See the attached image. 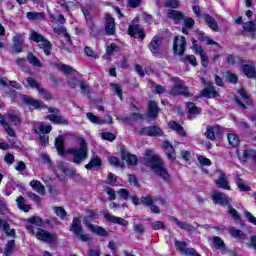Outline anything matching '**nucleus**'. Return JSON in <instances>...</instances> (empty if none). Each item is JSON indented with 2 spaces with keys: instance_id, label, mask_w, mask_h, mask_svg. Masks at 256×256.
Returning <instances> with one entry per match:
<instances>
[{
  "instance_id": "1",
  "label": "nucleus",
  "mask_w": 256,
  "mask_h": 256,
  "mask_svg": "<svg viewBox=\"0 0 256 256\" xmlns=\"http://www.w3.org/2000/svg\"><path fill=\"white\" fill-rule=\"evenodd\" d=\"M144 165H146V167H150V169H152L158 177H161L163 181H166V183L171 181V174H169V171L163 165V160H161L159 155L155 154L153 150H146Z\"/></svg>"
},
{
  "instance_id": "2",
  "label": "nucleus",
  "mask_w": 256,
  "mask_h": 256,
  "mask_svg": "<svg viewBox=\"0 0 256 256\" xmlns=\"http://www.w3.org/2000/svg\"><path fill=\"white\" fill-rule=\"evenodd\" d=\"M21 121V114H19L17 110H9L5 115L0 114V125L5 129L9 137H16L17 134L11 125L19 127V125H21Z\"/></svg>"
},
{
  "instance_id": "3",
  "label": "nucleus",
  "mask_w": 256,
  "mask_h": 256,
  "mask_svg": "<svg viewBox=\"0 0 256 256\" xmlns=\"http://www.w3.org/2000/svg\"><path fill=\"white\" fill-rule=\"evenodd\" d=\"M67 153L72 156V163L75 165H81L83 161L89 157V148L87 147V142L85 139H80V146L75 148H70Z\"/></svg>"
},
{
  "instance_id": "4",
  "label": "nucleus",
  "mask_w": 256,
  "mask_h": 256,
  "mask_svg": "<svg viewBox=\"0 0 256 256\" xmlns=\"http://www.w3.org/2000/svg\"><path fill=\"white\" fill-rule=\"evenodd\" d=\"M26 229L28 233L34 235L38 241H42L43 243H55V241H57V234L55 233H50L47 230L37 228L33 225H26Z\"/></svg>"
},
{
  "instance_id": "5",
  "label": "nucleus",
  "mask_w": 256,
  "mask_h": 256,
  "mask_svg": "<svg viewBox=\"0 0 256 256\" xmlns=\"http://www.w3.org/2000/svg\"><path fill=\"white\" fill-rule=\"evenodd\" d=\"M29 39H32V41L38 43V47L43 49L45 55H51V49H53V45L49 42V40H47V38H44L43 35L35 32V30H32L30 32Z\"/></svg>"
},
{
  "instance_id": "6",
  "label": "nucleus",
  "mask_w": 256,
  "mask_h": 256,
  "mask_svg": "<svg viewBox=\"0 0 256 256\" xmlns=\"http://www.w3.org/2000/svg\"><path fill=\"white\" fill-rule=\"evenodd\" d=\"M70 231L74 233L76 237L80 239V241H90L91 237H89V234H84L83 233V227L81 226V220L79 218H74L71 224Z\"/></svg>"
},
{
  "instance_id": "7",
  "label": "nucleus",
  "mask_w": 256,
  "mask_h": 256,
  "mask_svg": "<svg viewBox=\"0 0 256 256\" xmlns=\"http://www.w3.org/2000/svg\"><path fill=\"white\" fill-rule=\"evenodd\" d=\"M148 49L153 57L163 55V38L161 36H154L148 45Z\"/></svg>"
},
{
  "instance_id": "8",
  "label": "nucleus",
  "mask_w": 256,
  "mask_h": 256,
  "mask_svg": "<svg viewBox=\"0 0 256 256\" xmlns=\"http://www.w3.org/2000/svg\"><path fill=\"white\" fill-rule=\"evenodd\" d=\"M172 81L174 83V86L169 92V95H183L184 97H189V88L187 86L183 85V82L179 80V78L175 77L172 78Z\"/></svg>"
},
{
  "instance_id": "9",
  "label": "nucleus",
  "mask_w": 256,
  "mask_h": 256,
  "mask_svg": "<svg viewBox=\"0 0 256 256\" xmlns=\"http://www.w3.org/2000/svg\"><path fill=\"white\" fill-rule=\"evenodd\" d=\"M185 49H187V39L181 35L175 36L173 41L174 55H179L180 57L185 55Z\"/></svg>"
},
{
  "instance_id": "10",
  "label": "nucleus",
  "mask_w": 256,
  "mask_h": 256,
  "mask_svg": "<svg viewBox=\"0 0 256 256\" xmlns=\"http://www.w3.org/2000/svg\"><path fill=\"white\" fill-rule=\"evenodd\" d=\"M12 49L15 53H23V43H25V34L16 33L13 38Z\"/></svg>"
},
{
  "instance_id": "11",
  "label": "nucleus",
  "mask_w": 256,
  "mask_h": 256,
  "mask_svg": "<svg viewBox=\"0 0 256 256\" xmlns=\"http://www.w3.org/2000/svg\"><path fill=\"white\" fill-rule=\"evenodd\" d=\"M212 201L219 205H223V207H231V202H229L231 200L223 192L214 191Z\"/></svg>"
},
{
  "instance_id": "12",
  "label": "nucleus",
  "mask_w": 256,
  "mask_h": 256,
  "mask_svg": "<svg viewBox=\"0 0 256 256\" xmlns=\"http://www.w3.org/2000/svg\"><path fill=\"white\" fill-rule=\"evenodd\" d=\"M139 135H147L148 137H161L163 136V130L158 126H150L142 128L139 131Z\"/></svg>"
},
{
  "instance_id": "13",
  "label": "nucleus",
  "mask_w": 256,
  "mask_h": 256,
  "mask_svg": "<svg viewBox=\"0 0 256 256\" xmlns=\"http://www.w3.org/2000/svg\"><path fill=\"white\" fill-rule=\"evenodd\" d=\"M223 131V128L219 125L211 126L208 125L206 127V132L204 133L206 139H209L210 141H215L216 135H219Z\"/></svg>"
},
{
  "instance_id": "14",
  "label": "nucleus",
  "mask_w": 256,
  "mask_h": 256,
  "mask_svg": "<svg viewBox=\"0 0 256 256\" xmlns=\"http://www.w3.org/2000/svg\"><path fill=\"white\" fill-rule=\"evenodd\" d=\"M128 35L134 39H145V32L139 27L138 24H131L128 28Z\"/></svg>"
},
{
  "instance_id": "15",
  "label": "nucleus",
  "mask_w": 256,
  "mask_h": 256,
  "mask_svg": "<svg viewBox=\"0 0 256 256\" xmlns=\"http://www.w3.org/2000/svg\"><path fill=\"white\" fill-rule=\"evenodd\" d=\"M175 247L177 248L178 251L182 253V255H197V251L193 248H187V243L186 242H181L178 240H175Z\"/></svg>"
},
{
  "instance_id": "16",
  "label": "nucleus",
  "mask_w": 256,
  "mask_h": 256,
  "mask_svg": "<svg viewBox=\"0 0 256 256\" xmlns=\"http://www.w3.org/2000/svg\"><path fill=\"white\" fill-rule=\"evenodd\" d=\"M105 33L106 35H115V18L111 17V15H105Z\"/></svg>"
},
{
  "instance_id": "17",
  "label": "nucleus",
  "mask_w": 256,
  "mask_h": 256,
  "mask_svg": "<svg viewBox=\"0 0 256 256\" xmlns=\"http://www.w3.org/2000/svg\"><path fill=\"white\" fill-rule=\"evenodd\" d=\"M104 218H106L107 221L110 223H115L116 225H121L122 227H127L129 225V222L121 217L114 216L113 214L109 213H103Z\"/></svg>"
},
{
  "instance_id": "18",
  "label": "nucleus",
  "mask_w": 256,
  "mask_h": 256,
  "mask_svg": "<svg viewBox=\"0 0 256 256\" xmlns=\"http://www.w3.org/2000/svg\"><path fill=\"white\" fill-rule=\"evenodd\" d=\"M84 224L86 225V227H88V229L92 231V233H96V235H100L101 237L109 236L107 230H105L101 226H94L93 224L89 223L87 219L84 220Z\"/></svg>"
},
{
  "instance_id": "19",
  "label": "nucleus",
  "mask_w": 256,
  "mask_h": 256,
  "mask_svg": "<svg viewBox=\"0 0 256 256\" xmlns=\"http://www.w3.org/2000/svg\"><path fill=\"white\" fill-rule=\"evenodd\" d=\"M54 173L59 181L65 182V176H61L59 173H64V175H67V173H69V168L65 166V162H58L57 167L54 169Z\"/></svg>"
},
{
  "instance_id": "20",
  "label": "nucleus",
  "mask_w": 256,
  "mask_h": 256,
  "mask_svg": "<svg viewBox=\"0 0 256 256\" xmlns=\"http://www.w3.org/2000/svg\"><path fill=\"white\" fill-rule=\"evenodd\" d=\"M201 95L207 99H215V97L219 96V92L215 90V86L208 84V86L201 91Z\"/></svg>"
},
{
  "instance_id": "21",
  "label": "nucleus",
  "mask_w": 256,
  "mask_h": 256,
  "mask_svg": "<svg viewBox=\"0 0 256 256\" xmlns=\"http://www.w3.org/2000/svg\"><path fill=\"white\" fill-rule=\"evenodd\" d=\"M167 17L172 19L176 25L185 19V14L177 10H168Z\"/></svg>"
},
{
  "instance_id": "22",
  "label": "nucleus",
  "mask_w": 256,
  "mask_h": 256,
  "mask_svg": "<svg viewBox=\"0 0 256 256\" xmlns=\"http://www.w3.org/2000/svg\"><path fill=\"white\" fill-rule=\"evenodd\" d=\"M51 129H53V127L51 125L35 123L33 131H34V133H36V135H39L40 133L42 135H47V133H51Z\"/></svg>"
},
{
  "instance_id": "23",
  "label": "nucleus",
  "mask_w": 256,
  "mask_h": 256,
  "mask_svg": "<svg viewBox=\"0 0 256 256\" xmlns=\"http://www.w3.org/2000/svg\"><path fill=\"white\" fill-rule=\"evenodd\" d=\"M53 31L56 35H63V37H65L66 42L68 43V45H73V40H71V35H69V33H67V28H65L64 26H57L53 28Z\"/></svg>"
},
{
  "instance_id": "24",
  "label": "nucleus",
  "mask_w": 256,
  "mask_h": 256,
  "mask_svg": "<svg viewBox=\"0 0 256 256\" xmlns=\"http://www.w3.org/2000/svg\"><path fill=\"white\" fill-rule=\"evenodd\" d=\"M217 187L220 189H226L227 191H231V186H229V181L227 180V176L225 173L221 172L219 178L215 180Z\"/></svg>"
},
{
  "instance_id": "25",
  "label": "nucleus",
  "mask_w": 256,
  "mask_h": 256,
  "mask_svg": "<svg viewBox=\"0 0 256 256\" xmlns=\"http://www.w3.org/2000/svg\"><path fill=\"white\" fill-rule=\"evenodd\" d=\"M172 221L183 231H188L189 233H195L196 231L195 227L187 222H182L177 218H172Z\"/></svg>"
},
{
  "instance_id": "26",
  "label": "nucleus",
  "mask_w": 256,
  "mask_h": 256,
  "mask_svg": "<svg viewBox=\"0 0 256 256\" xmlns=\"http://www.w3.org/2000/svg\"><path fill=\"white\" fill-rule=\"evenodd\" d=\"M121 157H122L123 161H126V163L130 167H135V165H137V163H138L137 156L130 154L127 151H122Z\"/></svg>"
},
{
  "instance_id": "27",
  "label": "nucleus",
  "mask_w": 256,
  "mask_h": 256,
  "mask_svg": "<svg viewBox=\"0 0 256 256\" xmlns=\"http://www.w3.org/2000/svg\"><path fill=\"white\" fill-rule=\"evenodd\" d=\"M101 165H102L101 158H99V156L94 155L90 158L89 163L85 165V169H87L88 171H91V169H99Z\"/></svg>"
},
{
  "instance_id": "28",
  "label": "nucleus",
  "mask_w": 256,
  "mask_h": 256,
  "mask_svg": "<svg viewBox=\"0 0 256 256\" xmlns=\"http://www.w3.org/2000/svg\"><path fill=\"white\" fill-rule=\"evenodd\" d=\"M0 229L4 231L7 237H16L15 229H11V226L6 220L0 219Z\"/></svg>"
},
{
  "instance_id": "29",
  "label": "nucleus",
  "mask_w": 256,
  "mask_h": 256,
  "mask_svg": "<svg viewBox=\"0 0 256 256\" xmlns=\"http://www.w3.org/2000/svg\"><path fill=\"white\" fill-rule=\"evenodd\" d=\"M159 115V106H157V102L150 101L148 104V116L152 119H157Z\"/></svg>"
},
{
  "instance_id": "30",
  "label": "nucleus",
  "mask_w": 256,
  "mask_h": 256,
  "mask_svg": "<svg viewBox=\"0 0 256 256\" xmlns=\"http://www.w3.org/2000/svg\"><path fill=\"white\" fill-rule=\"evenodd\" d=\"M204 21L212 31H219V24H217V20H215L211 15L205 14Z\"/></svg>"
},
{
  "instance_id": "31",
  "label": "nucleus",
  "mask_w": 256,
  "mask_h": 256,
  "mask_svg": "<svg viewBox=\"0 0 256 256\" xmlns=\"http://www.w3.org/2000/svg\"><path fill=\"white\" fill-rule=\"evenodd\" d=\"M47 119H49V121H51L55 125H69V121L63 118V116L50 114L47 116Z\"/></svg>"
},
{
  "instance_id": "32",
  "label": "nucleus",
  "mask_w": 256,
  "mask_h": 256,
  "mask_svg": "<svg viewBox=\"0 0 256 256\" xmlns=\"http://www.w3.org/2000/svg\"><path fill=\"white\" fill-rule=\"evenodd\" d=\"M184 23V27L182 28V33L184 35H189V31L187 29H193L195 27V20L193 18L185 17L182 19Z\"/></svg>"
},
{
  "instance_id": "33",
  "label": "nucleus",
  "mask_w": 256,
  "mask_h": 256,
  "mask_svg": "<svg viewBox=\"0 0 256 256\" xmlns=\"http://www.w3.org/2000/svg\"><path fill=\"white\" fill-rule=\"evenodd\" d=\"M16 204L20 211H24V213H29V211H31V205L27 204L23 196H19L16 199Z\"/></svg>"
},
{
  "instance_id": "34",
  "label": "nucleus",
  "mask_w": 256,
  "mask_h": 256,
  "mask_svg": "<svg viewBox=\"0 0 256 256\" xmlns=\"http://www.w3.org/2000/svg\"><path fill=\"white\" fill-rule=\"evenodd\" d=\"M242 71H243L244 75H246V77H248V79H255V77H256L255 66L246 64V65L242 66Z\"/></svg>"
},
{
  "instance_id": "35",
  "label": "nucleus",
  "mask_w": 256,
  "mask_h": 256,
  "mask_svg": "<svg viewBox=\"0 0 256 256\" xmlns=\"http://www.w3.org/2000/svg\"><path fill=\"white\" fill-rule=\"evenodd\" d=\"M86 25L89 28L91 37H99V35H101V28L97 27L93 20L86 22Z\"/></svg>"
},
{
  "instance_id": "36",
  "label": "nucleus",
  "mask_w": 256,
  "mask_h": 256,
  "mask_svg": "<svg viewBox=\"0 0 256 256\" xmlns=\"http://www.w3.org/2000/svg\"><path fill=\"white\" fill-rule=\"evenodd\" d=\"M21 99L24 103L30 105V107H34V109H39V107H41V102H39V100L31 98L27 95H22Z\"/></svg>"
},
{
  "instance_id": "37",
  "label": "nucleus",
  "mask_w": 256,
  "mask_h": 256,
  "mask_svg": "<svg viewBox=\"0 0 256 256\" xmlns=\"http://www.w3.org/2000/svg\"><path fill=\"white\" fill-rule=\"evenodd\" d=\"M30 187H32L33 191L39 193V195H45V186L38 180H32L30 182Z\"/></svg>"
},
{
  "instance_id": "38",
  "label": "nucleus",
  "mask_w": 256,
  "mask_h": 256,
  "mask_svg": "<svg viewBox=\"0 0 256 256\" xmlns=\"http://www.w3.org/2000/svg\"><path fill=\"white\" fill-rule=\"evenodd\" d=\"M55 147L60 155H65V138L58 136L55 139Z\"/></svg>"
},
{
  "instance_id": "39",
  "label": "nucleus",
  "mask_w": 256,
  "mask_h": 256,
  "mask_svg": "<svg viewBox=\"0 0 256 256\" xmlns=\"http://www.w3.org/2000/svg\"><path fill=\"white\" fill-rule=\"evenodd\" d=\"M168 127H170V129H173V131H176L178 135H181V137H185V129H183L179 123L171 121L168 123Z\"/></svg>"
},
{
  "instance_id": "40",
  "label": "nucleus",
  "mask_w": 256,
  "mask_h": 256,
  "mask_svg": "<svg viewBox=\"0 0 256 256\" xmlns=\"http://www.w3.org/2000/svg\"><path fill=\"white\" fill-rule=\"evenodd\" d=\"M187 107H188V113L190 115V117H195V115H200L201 113V108L197 107L195 105V103L193 102H188L187 104Z\"/></svg>"
},
{
  "instance_id": "41",
  "label": "nucleus",
  "mask_w": 256,
  "mask_h": 256,
  "mask_svg": "<svg viewBox=\"0 0 256 256\" xmlns=\"http://www.w3.org/2000/svg\"><path fill=\"white\" fill-rule=\"evenodd\" d=\"M26 17L30 21H41L45 17V14L41 12H27Z\"/></svg>"
},
{
  "instance_id": "42",
  "label": "nucleus",
  "mask_w": 256,
  "mask_h": 256,
  "mask_svg": "<svg viewBox=\"0 0 256 256\" xmlns=\"http://www.w3.org/2000/svg\"><path fill=\"white\" fill-rule=\"evenodd\" d=\"M255 152L250 149L242 150V151H237V155L240 159V161H247L251 155H253Z\"/></svg>"
},
{
  "instance_id": "43",
  "label": "nucleus",
  "mask_w": 256,
  "mask_h": 256,
  "mask_svg": "<svg viewBox=\"0 0 256 256\" xmlns=\"http://www.w3.org/2000/svg\"><path fill=\"white\" fill-rule=\"evenodd\" d=\"M235 183L240 191H251V187L245 184V181L239 177V175L235 176Z\"/></svg>"
},
{
  "instance_id": "44",
  "label": "nucleus",
  "mask_w": 256,
  "mask_h": 256,
  "mask_svg": "<svg viewBox=\"0 0 256 256\" xmlns=\"http://www.w3.org/2000/svg\"><path fill=\"white\" fill-rule=\"evenodd\" d=\"M86 117H87V119H89V121L91 123H94L95 125H103V124H105V120L99 118L98 116L94 115L91 112L86 113Z\"/></svg>"
},
{
  "instance_id": "45",
  "label": "nucleus",
  "mask_w": 256,
  "mask_h": 256,
  "mask_svg": "<svg viewBox=\"0 0 256 256\" xmlns=\"http://www.w3.org/2000/svg\"><path fill=\"white\" fill-rule=\"evenodd\" d=\"M115 53H119V46L117 44L112 43L106 47V56L108 59H111L112 55H115Z\"/></svg>"
},
{
  "instance_id": "46",
  "label": "nucleus",
  "mask_w": 256,
  "mask_h": 256,
  "mask_svg": "<svg viewBox=\"0 0 256 256\" xmlns=\"http://www.w3.org/2000/svg\"><path fill=\"white\" fill-rule=\"evenodd\" d=\"M23 85L24 87H31V89H37V90L39 89V87H41L39 82H37V80L31 77L26 78V83H23Z\"/></svg>"
},
{
  "instance_id": "47",
  "label": "nucleus",
  "mask_w": 256,
  "mask_h": 256,
  "mask_svg": "<svg viewBox=\"0 0 256 256\" xmlns=\"http://www.w3.org/2000/svg\"><path fill=\"white\" fill-rule=\"evenodd\" d=\"M229 233L232 237H235L236 239H245V233L237 228H229Z\"/></svg>"
},
{
  "instance_id": "48",
  "label": "nucleus",
  "mask_w": 256,
  "mask_h": 256,
  "mask_svg": "<svg viewBox=\"0 0 256 256\" xmlns=\"http://www.w3.org/2000/svg\"><path fill=\"white\" fill-rule=\"evenodd\" d=\"M27 222L30 223L29 225H36V227H43V219H41V217L39 216H33L31 218H28L27 219Z\"/></svg>"
},
{
  "instance_id": "49",
  "label": "nucleus",
  "mask_w": 256,
  "mask_h": 256,
  "mask_svg": "<svg viewBox=\"0 0 256 256\" xmlns=\"http://www.w3.org/2000/svg\"><path fill=\"white\" fill-rule=\"evenodd\" d=\"M27 60L28 62L33 65L34 67H42L41 61L37 59L36 56H34L31 52L27 54Z\"/></svg>"
},
{
  "instance_id": "50",
  "label": "nucleus",
  "mask_w": 256,
  "mask_h": 256,
  "mask_svg": "<svg viewBox=\"0 0 256 256\" xmlns=\"http://www.w3.org/2000/svg\"><path fill=\"white\" fill-rule=\"evenodd\" d=\"M227 137H228L229 145H231V147H238L239 136L237 134L229 133Z\"/></svg>"
},
{
  "instance_id": "51",
  "label": "nucleus",
  "mask_w": 256,
  "mask_h": 256,
  "mask_svg": "<svg viewBox=\"0 0 256 256\" xmlns=\"http://www.w3.org/2000/svg\"><path fill=\"white\" fill-rule=\"evenodd\" d=\"M213 243L214 246L216 247V249H222V253H225V242L223 241V239H221V237L216 236L213 239Z\"/></svg>"
},
{
  "instance_id": "52",
  "label": "nucleus",
  "mask_w": 256,
  "mask_h": 256,
  "mask_svg": "<svg viewBox=\"0 0 256 256\" xmlns=\"http://www.w3.org/2000/svg\"><path fill=\"white\" fill-rule=\"evenodd\" d=\"M140 203L146 205V207H151L155 203V199L151 195L143 196L140 198Z\"/></svg>"
},
{
  "instance_id": "53",
  "label": "nucleus",
  "mask_w": 256,
  "mask_h": 256,
  "mask_svg": "<svg viewBox=\"0 0 256 256\" xmlns=\"http://www.w3.org/2000/svg\"><path fill=\"white\" fill-rule=\"evenodd\" d=\"M81 11L85 17L86 23H88V21H93V18L91 17V6H81Z\"/></svg>"
},
{
  "instance_id": "54",
  "label": "nucleus",
  "mask_w": 256,
  "mask_h": 256,
  "mask_svg": "<svg viewBox=\"0 0 256 256\" xmlns=\"http://www.w3.org/2000/svg\"><path fill=\"white\" fill-rule=\"evenodd\" d=\"M13 251H15V240H10L6 244V248H5L4 254L6 256H9V255L13 254Z\"/></svg>"
},
{
  "instance_id": "55",
  "label": "nucleus",
  "mask_w": 256,
  "mask_h": 256,
  "mask_svg": "<svg viewBox=\"0 0 256 256\" xmlns=\"http://www.w3.org/2000/svg\"><path fill=\"white\" fill-rule=\"evenodd\" d=\"M180 61H182V63H190V65H193V67H197V58H195V56L193 55H188L186 57H182L180 59Z\"/></svg>"
},
{
  "instance_id": "56",
  "label": "nucleus",
  "mask_w": 256,
  "mask_h": 256,
  "mask_svg": "<svg viewBox=\"0 0 256 256\" xmlns=\"http://www.w3.org/2000/svg\"><path fill=\"white\" fill-rule=\"evenodd\" d=\"M244 31H247L248 33H253L256 31V26L254 21H248L243 24Z\"/></svg>"
},
{
  "instance_id": "57",
  "label": "nucleus",
  "mask_w": 256,
  "mask_h": 256,
  "mask_svg": "<svg viewBox=\"0 0 256 256\" xmlns=\"http://www.w3.org/2000/svg\"><path fill=\"white\" fill-rule=\"evenodd\" d=\"M38 93H40V96L43 98V99H46V101H49L52 99L51 97V94L43 87H38L37 89Z\"/></svg>"
},
{
  "instance_id": "58",
  "label": "nucleus",
  "mask_w": 256,
  "mask_h": 256,
  "mask_svg": "<svg viewBox=\"0 0 256 256\" xmlns=\"http://www.w3.org/2000/svg\"><path fill=\"white\" fill-rule=\"evenodd\" d=\"M111 89L115 91L116 95L119 97V99L123 100V90L119 87V85L115 83L110 84Z\"/></svg>"
},
{
  "instance_id": "59",
  "label": "nucleus",
  "mask_w": 256,
  "mask_h": 256,
  "mask_svg": "<svg viewBox=\"0 0 256 256\" xmlns=\"http://www.w3.org/2000/svg\"><path fill=\"white\" fill-rule=\"evenodd\" d=\"M54 211L57 217H60L61 219H65V217H67V211H65L63 207H54Z\"/></svg>"
},
{
  "instance_id": "60",
  "label": "nucleus",
  "mask_w": 256,
  "mask_h": 256,
  "mask_svg": "<svg viewBox=\"0 0 256 256\" xmlns=\"http://www.w3.org/2000/svg\"><path fill=\"white\" fill-rule=\"evenodd\" d=\"M166 155L170 161H175V148L173 146H170L169 148H166Z\"/></svg>"
},
{
  "instance_id": "61",
  "label": "nucleus",
  "mask_w": 256,
  "mask_h": 256,
  "mask_svg": "<svg viewBox=\"0 0 256 256\" xmlns=\"http://www.w3.org/2000/svg\"><path fill=\"white\" fill-rule=\"evenodd\" d=\"M165 7H171L172 9H177L179 7V0H165Z\"/></svg>"
},
{
  "instance_id": "62",
  "label": "nucleus",
  "mask_w": 256,
  "mask_h": 256,
  "mask_svg": "<svg viewBox=\"0 0 256 256\" xmlns=\"http://www.w3.org/2000/svg\"><path fill=\"white\" fill-rule=\"evenodd\" d=\"M133 229L138 235H143V233H145V226H143V224L134 223Z\"/></svg>"
},
{
  "instance_id": "63",
  "label": "nucleus",
  "mask_w": 256,
  "mask_h": 256,
  "mask_svg": "<svg viewBox=\"0 0 256 256\" xmlns=\"http://www.w3.org/2000/svg\"><path fill=\"white\" fill-rule=\"evenodd\" d=\"M80 82L81 81H79L77 78H68L67 85L70 87V89H75Z\"/></svg>"
},
{
  "instance_id": "64",
  "label": "nucleus",
  "mask_w": 256,
  "mask_h": 256,
  "mask_svg": "<svg viewBox=\"0 0 256 256\" xmlns=\"http://www.w3.org/2000/svg\"><path fill=\"white\" fill-rule=\"evenodd\" d=\"M151 227L152 229H154V231H157L159 229H165V223H163V221H155L151 223Z\"/></svg>"
}]
</instances>
